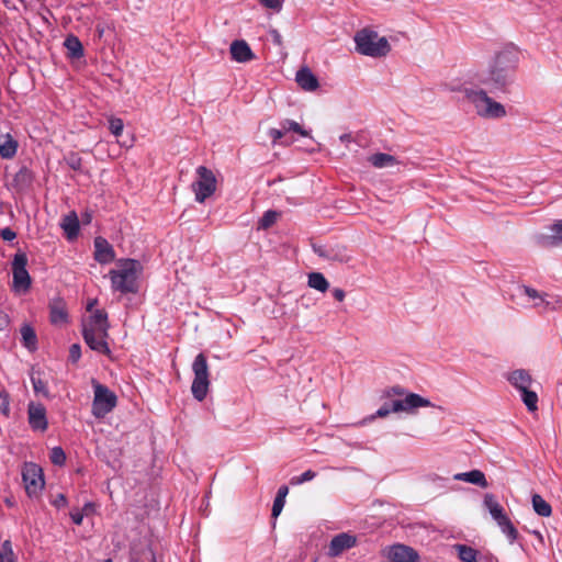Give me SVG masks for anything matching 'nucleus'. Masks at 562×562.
<instances>
[{
	"label": "nucleus",
	"instance_id": "nucleus-1",
	"mask_svg": "<svg viewBox=\"0 0 562 562\" xmlns=\"http://www.w3.org/2000/svg\"><path fill=\"white\" fill-rule=\"evenodd\" d=\"M520 53L514 45H506L495 54L488 68L477 75V82L490 93H507L514 83Z\"/></svg>",
	"mask_w": 562,
	"mask_h": 562
},
{
	"label": "nucleus",
	"instance_id": "nucleus-2",
	"mask_svg": "<svg viewBox=\"0 0 562 562\" xmlns=\"http://www.w3.org/2000/svg\"><path fill=\"white\" fill-rule=\"evenodd\" d=\"M140 269V263L135 259H126L121 263L119 270H111V283L114 291L123 294L137 293V272Z\"/></svg>",
	"mask_w": 562,
	"mask_h": 562
},
{
	"label": "nucleus",
	"instance_id": "nucleus-3",
	"mask_svg": "<svg viewBox=\"0 0 562 562\" xmlns=\"http://www.w3.org/2000/svg\"><path fill=\"white\" fill-rule=\"evenodd\" d=\"M485 89H465V98L474 105L476 114L484 119H501L506 115L505 106L487 95Z\"/></svg>",
	"mask_w": 562,
	"mask_h": 562
},
{
	"label": "nucleus",
	"instance_id": "nucleus-4",
	"mask_svg": "<svg viewBox=\"0 0 562 562\" xmlns=\"http://www.w3.org/2000/svg\"><path fill=\"white\" fill-rule=\"evenodd\" d=\"M356 49L359 54L370 57H384L391 50L386 37H380L375 31L363 29L355 35Z\"/></svg>",
	"mask_w": 562,
	"mask_h": 562
},
{
	"label": "nucleus",
	"instance_id": "nucleus-5",
	"mask_svg": "<svg viewBox=\"0 0 562 562\" xmlns=\"http://www.w3.org/2000/svg\"><path fill=\"white\" fill-rule=\"evenodd\" d=\"M432 406L429 400L420 396L416 393H409L404 398L390 400L384 402L383 405L371 416V419L375 417H386L391 413L406 412L411 413L418 407Z\"/></svg>",
	"mask_w": 562,
	"mask_h": 562
},
{
	"label": "nucleus",
	"instance_id": "nucleus-6",
	"mask_svg": "<svg viewBox=\"0 0 562 562\" xmlns=\"http://www.w3.org/2000/svg\"><path fill=\"white\" fill-rule=\"evenodd\" d=\"M192 371L194 379L191 385V392L193 397L201 402L206 397L210 385L207 360L204 353L201 352L195 357L192 363Z\"/></svg>",
	"mask_w": 562,
	"mask_h": 562
},
{
	"label": "nucleus",
	"instance_id": "nucleus-7",
	"mask_svg": "<svg viewBox=\"0 0 562 562\" xmlns=\"http://www.w3.org/2000/svg\"><path fill=\"white\" fill-rule=\"evenodd\" d=\"M94 390V397L92 401V414L97 418H103L114 409L117 403V397L108 386L92 380Z\"/></svg>",
	"mask_w": 562,
	"mask_h": 562
},
{
	"label": "nucleus",
	"instance_id": "nucleus-8",
	"mask_svg": "<svg viewBox=\"0 0 562 562\" xmlns=\"http://www.w3.org/2000/svg\"><path fill=\"white\" fill-rule=\"evenodd\" d=\"M26 266V254L18 251L12 260V290L14 292H27L32 285V279Z\"/></svg>",
	"mask_w": 562,
	"mask_h": 562
},
{
	"label": "nucleus",
	"instance_id": "nucleus-9",
	"mask_svg": "<svg viewBox=\"0 0 562 562\" xmlns=\"http://www.w3.org/2000/svg\"><path fill=\"white\" fill-rule=\"evenodd\" d=\"M198 179L192 183L195 201L203 203L216 190V178L212 170L204 166L196 168Z\"/></svg>",
	"mask_w": 562,
	"mask_h": 562
},
{
	"label": "nucleus",
	"instance_id": "nucleus-10",
	"mask_svg": "<svg viewBox=\"0 0 562 562\" xmlns=\"http://www.w3.org/2000/svg\"><path fill=\"white\" fill-rule=\"evenodd\" d=\"M22 479L25 484L26 494L30 497L37 496L45 484L43 470L32 462L25 464L22 471Z\"/></svg>",
	"mask_w": 562,
	"mask_h": 562
},
{
	"label": "nucleus",
	"instance_id": "nucleus-11",
	"mask_svg": "<svg viewBox=\"0 0 562 562\" xmlns=\"http://www.w3.org/2000/svg\"><path fill=\"white\" fill-rule=\"evenodd\" d=\"M27 422L32 430L46 431L48 420L45 406L41 403L30 402L27 405Z\"/></svg>",
	"mask_w": 562,
	"mask_h": 562
},
{
	"label": "nucleus",
	"instance_id": "nucleus-12",
	"mask_svg": "<svg viewBox=\"0 0 562 562\" xmlns=\"http://www.w3.org/2000/svg\"><path fill=\"white\" fill-rule=\"evenodd\" d=\"M82 337L88 347L101 355H110L111 350L106 342V337L103 336L102 331L94 329H82Z\"/></svg>",
	"mask_w": 562,
	"mask_h": 562
},
{
	"label": "nucleus",
	"instance_id": "nucleus-13",
	"mask_svg": "<svg viewBox=\"0 0 562 562\" xmlns=\"http://www.w3.org/2000/svg\"><path fill=\"white\" fill-rule=\"evenodd\" d=\"M288 132L297 133L303 137H307L310 135L307 131H305L299 123L292 120H283L280 123V128H270L268 135L272 139V143L276 144L281 138H283Z\"/></svg>",
	"mask_w": 562,
	"mask_h": 562
},
{
	"label": "nucleus",
	"instance_id": "nucleus-14",
	"mask_svg": "<svg viewBox=\"0 0 562 562\" xmlns=\"http://www.w3.org/2000/svg\"><path fill=\"white\" fill-rule=\"evenodd\" d=\"M94 260L101 265L110 263L115 258L113 246L101 236L94 238Z\"/></svg>",
	"mask_w": 562,
	"mask_h": 562
},
{
	"label": "nucleus",
	"instance_id": "nucleus-15",
	"mask_svg": "<svg viewBox=\"0 0 562 562\" xmlns=\"http://www.w3.org/2000/svg\"><path fill=\"white\" fill-rule=\"evenodd\" d=\"M356 537L347 532H341L335 536L329 544L328 554L330 557H338L345 550L352 548L356 544Z\"/></svg>",
	"mask_w": 562,
	"mask_h": 562
},
{
	"label": "nucleus",
	"instance_id": "nucleus-16",
	"mask_svg": "<svg viewBox=\"0 0 562 562\" xmlns=\"http://www.w3.org/2000/svg\"><path fill=\"white\" fill-rule=\"evenodd\" d=\"M231 57L237 63H248L256 58L248 43L244 40H235L232 42Z\"/></svg>",
	"mask_w": 562,
	"mask_h": 562
},
{
	"label": "nucleus",
	"instance_id": "nucleus-17",
	"mask_svg": "<svg viewBox=\"0 0 562 562\" xmlns=\"http://www.w3.org/2000/svg\"><path fill=\"white\" fill-rule=\"evenodd\" d=\"M94 329L98 331H102L103 336H108V330L110 328V324L108 321V314L104 310H95L89 317V319L83 324L82 329Z\"/></svg>",
	"mask_w": 562,
	"mask_h": 562
},
{
	"label": "nucleus",
	"instance_id": "nucleus-18",
	"mask_svg": "<svg viewBox=\"0 0 562 562\" xmlns=\"http://www.w3.org/2000/svg\"><path fill=\"white\" fill-rule=\"evenodd\" d=\"M389 557L392 562H418V553L405 544H394L391 547Z\"/></svg>",
	"mask_w": 562,
	"mask_h": 562
},
{
	"label": "nucleus",
	"instance_id": "nucleus-19",
	"mask_svg": "<svg viewBox=\"0 0 562 562\" xmlns=\"http://www.w3.org/2000/svg\"><path fill=\"white\" fill-rule=\"evenodd\" d=\"M527 297L528 301H533V306H539L544 302L542 295L533 288L516 284L513 290L512 299L521 300Z\"/></svg>",
	"mask_w": 562,
	"mask_h": 562
},
{
	"label": "nucleus",
	"instance_id": "nucleus-20",
	"mask_svg": "<svg viewBox=\"0 0 562 562\" xmlns=\"http://www.w3.org/2000/svg\"><path fill=\"white\" fill-rule=\"evenodd\" d=\"M506 379L519 392L529 389L532 383L530 373L525 369H517L509 372Z\"/></svg>",
	"mask_w": 562,
	"mask_h": 562
},
{
	"label": "nucleus",
	"instance_id": "nucleus-21",
	"mask_svg": "<svg viewBox=\"0 0 562 562\" xmlns=\"http://www.w3.org/2000/svg\"><path fill=\"white\" fill-rule=\"evenodd\" d=\"M295 80L305 91H315L319 86L317 77L307 67H303L296 72Z\"/></svg>",
	"mask_w": 562,
	"mask_h": 562
},
{
	"label": "nucleus",
	"instance_id": "nucleus-22",
	"mask_svg": "<svg viewBox=\"0 0 562 562\" xmlns=\"http://www.w3.org/2000/svg\"><path fill=\"white\" fill-rule=\"evenodd\" d=\"M49 319L54 325L68 322L66 304L61 299H56L49 304Z\"/></svg>",
	"mask_w": 562,
	"mask_h": 562
},
{
	"label": "nucleus",
	"instance_id": "nucleus-23",
	"mask_svg": "<svg viewBox=\"0 0 562 562\" xmlns=\"http://www.w3.org/2000/svg\"><path fill=\"white\" fill-rule=\"evenodd\" d=\"M60 226L69 240L77 238L80 228L77 213L72 211L65 215L61 220Z\"/></svg>",
	"mask_w": 562,
	"mask_h": 562
},
{
	"label": "nucleus",
	"instance_id": "nucleus-24",
	"mask_svg": "<svg viewBox=\"0 0 562 562\" xmlns=\"http://www.w3.org/2000/svg\"><path fill=\"white\" fill-rule=\"evenodd\" d=\"M19 143L9 133L0 135V157L11 159L16 155Z\"/></svg>",
	"mask_w": 562,
	"mask_h": 562
},
{
	"label": "nucleus",
	"instance_id": "nucleus-25",
	"mask_svg": "<svg viewBox=\"0 0 562 562\" xmlns=\"http://www.w3.org/2000/svg\"><path fill=\"white\" fill-rule=\"evenodd\" d=\"M453 479L457 481L468 482L483 488L488 486L485 474L480 470H471L469 472L457 473L453 475Z\"/></svg>",
	"mask_w": 562,
	"mask_h": 562
},
{
	"label": "nucleus",
	"instance_id": "nucleus-26",
	"mask_svg": "<svg viewBox=\"0 0 562 562\" xmlns=\"http://www.w3.org/2000/svg\"><path fill=\"white\" fill-rule=\"evenodd\" d=\"M64 46L67 49V56L70 59H79L85 55L83 46L76 35H67L64 41Z\"/></svg>",
	"mask_w": 562,
	"mask_h": 562
},
{
	"label": "nucleus",
	"instance_id": "nucleus-27",
	"mask_svg": "<svg viewBox=\"0 0 562 562\" xmlns=\"http://www.w3.org/2000/svg\"><path fill=\"white\" fill-rule=\"evenodd\" d=\"M33 179V172L27 167L23 166L14 175L13 186L16 190L24 191L32 186Z\"/></svg>",
	"mask_w": 562,
	"mask_h": 562
},
{
	"label": "nucleus",
	"instance_id": "nucleus-28",
	"mask_svg": "<svg viewBox=\"0 0 562 562\" xmlns=\"http://www.w3.org/2000/svg\"><path fill=\"white\" fill-rule=\"evenodd\" d=\"M20 331L22 336V345L31 352L37 350V335L34 328L29 324H24Z\"/></svg>",
	"mask_w": 562,
	"mask_h": 562
},
{
	"label": "nucleus",
	"instance_id": "nucleus-29",
	"mask_svg": "<svg viewBox=\"0 0 562 562\" xmlns=\"http://www.w3.org/2000/svg\"><path fill=\"white\" fill-rule=\"evenodd\" d=\"M368 161L375 168H387L398 164L397 159L385 153H376L368 158Z\"/></svg>",
	"mask_w": 562,
	"mask_h": 562
},
{
	"label": "nucleus",
	"instance_id": "nucleus-30",
	"mask_svg": "<svg viewBox=\"0 0 562 562\" xmlns=\"http://www.w3.org/2000/svg\"><path fill=\"white\" fill-rule=\"evenodd\" d=\"M484 506L490 512L491 516L496 520V522L506 516V514L504 513V508L496 501L493 494H485Z\"/></svg>",
	"mask_w": 562,
	"mask_h": 562
},
{
	"label": "nucleus",
	"instance_id": "nucleus-31",
	"mask_svg": "<svg viewBox=\"0 0 562 562\" xmlns=\"http://www.w3.org/2000/svg\"><path fill=\"white\" fill-rule=\"evenodd\" d=\"M326 260L337 261V262H348L350 256L348 254V249L342 245H334L328 246V252L325 255Z\"/></svg>",
	"mask_w": 562,
	"mask_h": 562
},
{
	"label": "nucleus",
	"instance_id": "nucleus-32",
	"mask_svg": "<svg viewBox=\"0 0 562 562\" xmlns=\"http://www.w3.org/2000/svg\"><path fill=\"white\" fill-rule=\"evenodd\" d=\"M30 379H31V382H32V386H33L34 393L36 395H42V396H44L46 398L50 397L47 384H46L45 381L42 380L40 371H34L33 370L31 372V374H30Z\"/></svg>",
	"mask_w": 562,
	"mask_h": 562
},
{
	"label": "nucleus",
	"instance_id": "nucleus-33",
	"mask_svg": "<svg viewBox=\"0 0 562 562\" xmlns=\"http://www.w3.org/2000/svg\"><path fill=\"white\" fill-rule=\"evenodd\" d=\"M533 510L541 517H549L552 514L551 505L543 499L539 494L532 495Z\"/></svg>",
	"mask_w": 562,
	"mask_h": 562
},
{
	"label": "nucleus",
	"instance_id": "nucleus-34",
	"mask_svg": "<svg viewBox=\"0 0 562 562\" xmlns=\"http://www.w3.org/2000/svg\"><path fill=\"white\" fill-rule=\"evenodd\" d=\"M307 284L312 289H315V290L321 291V292H325L329 288V283L327 281V279L321 272H311L308 274Z\"/></svg>",
	"mask_w": 562,
	"mask_h": 562
},
{
	"label": "nucleus",
	"instance_id": "nucleus-35",
	"mask_svg": "<svg viewBox=\"0 0 562 562\" xmlns=\"http://www.w3.org/2000/svg\"><path fill=\"white\" fill-rule=\"evenodd\" d=\"M551 231L553 235L546 237L543 239V245L548 247L559 246L560 244H562V221H559L555 224H553Z\"/></svg>",
	"mask_w": 562,
	"mask_h": 562
},
{
	"label": "nucleus",
	"instance_id": "nucleus-36",
	"mask_svg": "<svg viewBox=\"0 0 562 562\" xmlns=\"http://www.w3.org/2000/svg\"><path fill=\"white\" fill-rule=\"evenodd\" d=\"M497 525L501 528V530L506 535L510 543L517 540L518 531L507 516L503 517L499 521H497Z\"/></svg>",
	"mask_w": 562,
	"mask_h": 562
},
{
	"label": "nucleus",
	"instance_id": "nucleus-37",
	"mask_svg": "<svg viewBox=\"0 0 562 562\" xmlns=\"http://www.w3.org/2000/svg\"><path fill=\"white\" fill-rule=\"evenodd\" d=\"M458 557L462 562H479L477 551L467 544H457Z\"/></svg>",
	"mask_w": 562,
	"mask_h": 562
},
{
	"label": "nucleus",
	"instance_id": "nucleus-38",
	"mask_svg": "<svg viewBox=\"0 0 562 562\" xmlns=\"http://www.w3.org/2000/svg\"><path fill=\"white\" fill-rule=\"evenodd\" d=\"M521 401L526 405L529 412H536L538 409V395L536 392L530 391L529 389L520 392Z\"/></svg>",
	"mask_w": 562,
	"mask_h": 562
},
{
	"label": "nucleus",
	"instance_id": "nucleus-39",
	"mask_svg": "<svg viewBox=\"0 0 562 562\" xmlns=\"http://www.w3.org/2000/svg\"><path fill=\"white\" fill-rule=\"evenodd\" d=\"M65 161L70 169L75 171H81L82 158L79 156L78 153H69L67 156H65Z\"/></svg>",
	"mask_w": 562,
	"mask_h": 562
},
{
	"label": "nucleus",
	"instance_id": "nucleus-40",
	"mask_svg": "<svg viewBox=\"0 0 562 562\" xmlns=\"http://www.w3.org/2000/svg\"><path fill=\"white\" fill-rule=\"evenodd\" d=\"M278 217V213L276 211L269 210L263 213L262 217L259 221V228L267 229L272 226Z\"/></svg>",
	"mask_w": 562,
	"mask_h": 562
},
{
	"label": "nucleus",
	"instance_id": "nucleus-41",
	"mask_svg": "<svg viewBox=\"0 0 562 562\" xmlns=\"http://www.w3.org/2000/svg\"><path fill=\"white\" fill-rule=\"evenodd\" d=\"M50 462L55 465H63L66 462V453L61 447H54L49 453Z\"/></svg>",
	"mask_w": 562,
	"mask_h": 562
},
{
	"label": "nucleus",
	"instance_id": "nucleus-42",
	"mask_svg": "<svg viewBox=\"0 0 562 562\" xmlns=\"http://www.w3.org/2000/svg\"><path fill=\"white\" fill-rule=\"evenodd\" d=\"M316 472L313 471V470H307L305 472H303L301 475L299 476H293L291 480H290V484L291 485H300V484H303L305 482H308V481H312L313 479L316 477Z\"/></svg>",
	"mask_w": 562,
	"mask_h": 562
},
{
	"label": "nucleus",
	"instance_id": "nucleus-43",
	"mask_svg": "<svg viewBox=\"0 0 562 562\" xmlns=\"http://www.w3.org/2000/svg\"><path fill=\"white\" fill-rule=\"evenodd\" d=\"M123 128L124 123L121 119L111 117L109 120V130L114 136L119 137L123 133Z\"/></svg>",
	"mask_w": 562,
	"mask_h": 562
},
{
	"label": "nucleus",
	"instance_id": "nucleus-44",
	"mask_svg": "<svg viewBox=\"0 0 562 562\" xmlns=\"http://www.w3.org/2000/svg\"><path fill=\"white\" fill-rule=\"evenodd\" d=\"M408 393H406V390L400 385H394L387 390L384 391V397L392 400V396H406Z\"/></svg>",
	"mask_w": 562,
	"mask_h": 562
},
{
	"label": "nucleus",
	"instance_id": "nucleus-45",
	"mask_svg": "<svg viewBox=\"0 0 562 562\" xmlns=\"http://www.w3.org/2000/svg\"><path fill=\"white\" fill-rule=\"evenodd\" d=\"M0 412L4 415H9L10 412V398L7 392H0Z\"/></svg>",
	"mask_w": 562,
	"mask_h": 562
},
{
	"label": "nucleus",
	"instance_id": "nucleus-46",
	"mask_svg": "<svg viewBox=\"0 0 562 562\" xmlns=\"http://www.w3.org/2000/svg\"><path fill=\"white\" fill-rule=\"evenodd\" d=\"M3 555L8 562H15V555L12 550V544L10 540H5L2 544Z\"/></svg>",
	"mask_w": 562,
	"mask_h": 562
},
{
	"label": "nucleus",
	"instance_id": "nucleus-47",
	"mask_svg": "<svg viewBox=\"0 0 562 562\" xmlns=\"http://www.w3.org/2000/svg\"><path fill=\"white\" fill-rule=\"evenodd\" d=\"M81 357V347L79 344H72L69 348V361L76 363Z\"/></svg>",
	"mask_w": 562,
	"mask_h": 562
},
{
	"label": "nucleus",
	"instance_id": "nucleus-48",
	"mask_svg": "<svg viewBox=\"0 0 562 562\" xmlns=\"http://www.w3.org/2000/svg\"><path fill=\"white\" fill-rule=\"evenodd\" d=\"M267 9L280 11L284 0H258Z\"/></svg>",
	"mask_w": 562,
	"mask_h": 562
},
{
	"label": "nucleus",
	"instance_id": "nucleus-49",
	"mask_svg": "<svg viewBox=\"0 0 562 562\" xmlns=\"http://www.w3.org/2000/svg\"><path fill=\"white\" fill-rule=\"evenodd\" d=\"M284 504H285L284 499L276 496V498L273 501V505H272V510H271V516L273 518H277L281 514V512L284 507Z\"/></svg>",
	"mask_w": 562,
	"mask_h": 562
},
{
	"label": "nucleus",
	"instance_id": "nucleus-50",
	"mask_svg": "<svg viewBox=\"0 0 562 562\" xmlns=\"http://www.w3.org/2000/svg\"><path fill=\"white\" fill-rule=\"evenodd\" d=\"M0 237L5 241H12L16 237V233L10 227H4L0 231Z\"/></svg>",
	"mask_w": 562,
	"mask_h": 562
},
{
	"label": "nucleus",
	"instance_id": "nucleus-51",
	"mask_svg": "<svg viewBox=\"0 0 562 562\" xmlns=\"http://www.w3.org/2000/svg\"><path fill=\"white\" fill-rule=\"evenodd\" d=\"M52 505L56 508H61L67 505V498L64 494H57L56 497L52 501Z\"/></svg>",
	"mask_w": 562,
	"mask_h": 562
},
{
	"label": "nucleus",
	"instance_id": "nucleus-52",
	"mask_svg": "<svg viewBox=\"0 0 562 562\" xmlns=\"http://www.w3.org/2000/svg\"><path fill=\"white\" fill-rule=\"evenodd\" d=\"M313 251L321 258L325 259V255L328 252V246L327 245H316L313 244Z\"/></svg>",
	"mask_w": 562,
	"mask_h": 562
},
{
	"label": "nucleus",
	"instance_id": "nucleus-53",
	"mask_svg": "<svg viewBox=\"0 0 562 562\" xmlns=\"http://www.w3.org/2000/svg\"><path fill=\"white\" fill-rule=\"evenodd\" d=\"M70 518L75 525L80 526L83 520V513L81 510L71 512Z\"/></svg>",
	"mask_w": 562,
	"mask_h": 562
},
{
	"label": "nucleus",
	"instance_id": "nucleus-54",
	"mask_svg": "<svg viewBox=\"0 0 562 562\" xmlns=\"http://www.w3.org/2000/svg\"><path fill=\"white\" fill-rule=\"evenodd\" d=\"M9 323H10L9 316L4 312L0 311V330L5 329L9 325Z\"/></svg>",
	"mask_w": 562,
	"mask_h": 562
},
{
	"label": "nucleus",
	"instance_id": "nucleus-55",
	"mask_svg": "<svg viewBox=\"0 0 562 562\" xmlns=\"http://www.w3.org/2000/svg\"><path fill=\"white\" fill-rule=\"evenodd\" d=\"M331 294H333L334 299L339 301V302L344 301V299L346 296L345 291L342 289H340V288L334 289Z\"/></svg>",
	"mask_w": 562,
	"mask_h": 562
},
{
	"label": "nucleus",
	"instance_id": "nucleus-56",
	"mask_svg": "<svg viewBox=\"0 0 562 562\" xmlns=\"http://www.w3.org/2000/svg\"><path fill=\"white\" fill-rule=\"evenodd\" d=\"M288 493H289V487L286 485H282L279 487L276 496L285 501Z\"/></svg>",
	"mask_w": 562,
	"mask_h": 562
},
{
	"label": "nucleus",
	"instance_id": "nucleus-57",
	"mask_svg": "<svg viewBox=\"0 0 562 562\" xmlns=\"http://www.w3.org/2000/svg\"><path fill=\"white\" fill-rule=\"evenodd\" d=\"M94 509V504L91 503V502H88L83 505L82 509H81V513H83V516L85 515H89L90 513H92Z\"/></svg>",
	"mask_w": 562,
	"mask_h": 562
},
{
	"label": "nucleus",
	"instance_id": "nucleus-58",
	"mask_svg": "<svg viewBox=\"0 0 562 562\" xmlns=\"http://www.w3.org/2000/svg\"><path fill=\"white\" fill-rule=\"evenodd\" d=\"M92 220V214L88 211H86L85 213L81 214V221L85 223V224H89Z\"/></svg>",
	"mask_w": 562,
	"mask_h": 562
},
{
	"label": "nucleus",
	"instance_id": "nucleus-59",
	"mask_svg": "<svg viewBox=\"0 0 562 562\" xmlns=\"http://www.w3.org/2000/svg\"><path fill=\"white\" fill-rule=\"evenodd\" d=\"M271 34H272V36H273V41H274V43H277V44H281V35H280V33H279L277 30H273V31L271 32Z\"/></svg>",
	"mask_w": 562,
	"mask_h": 562
},
{
	"label": "nucleus",
	"instance_id": "nucleus-60",
	"mask_svg": "<svg viewBox=\"0 0 562 562\" xmlns=\"http://www.w3.org/2000/svg\"><path fill=\"white\" fill-rule=\"evenodd\" d=\"M339 139H340V142H342V143L350 142V140H351V134H347V133H346V134H342V135H340Z\"/></svg>",
	"mask_w": 562,
	"mask_h": 562
},
{
	"label": "nucleus",
	"instance_id": "nucleus-61",
	"mask_svg": "<svg viewBox=\"0 0 562 562\" xmlns=\"http://www.w3.org/2000/svg\"><path fill=\"white\" fill-rule=\"evenodd\" d=\"M95 304H97V300H95V299H94V300L89 301V302H88V304H87V307H86V308H87V311H88V312H92V310H93V307H94V305H95Z\"/></svg>",
	"mask_w": 562,
	"mask_h": 562
},
{
	"label": "nucleus",
	"instance_id": "nucleus-62",
	"mask_svg": "<svg viewBox=\"0 0 562 562\" xmlns=\"http://www.w3.org/2000/svg\"><path fill=\"white\" fill-rule=\"evenodd\" d=\"M488 562H498V559L496 557L491 555L488 558Z\"/></svg>",
	"mask_w": 562,
	"mask_h": 562
},
{
	"label": "nucleus",
	"instance_id": "nucleus-63",
	"mask_svg": "<svg viewBox=\"0 0 562 562\" xmlns=\"http://www.w3.org/2000/svg\"><path fill=\"white\" fill-rule=\"evenodd\" d=\"M0 562H4V555L2 552H0Z\"/></svg>",
	"mask_w": 562,
	"mask_h": 562
},
{
	"label": "nucleus",
	"instance_id": "nucleus-64",
	"mask_svg": "<svg viewBox=\"0 0 562 562\" xmlns=\"http://www.w3.org/2000/svg\"><path fill=\"white\" fill-rule=\"evenodd\" d=\"M103 562H113L112 559H106Z\"/></svg>",
	"mask_w": 562,
	"mask_h": 562
}]
</instances>
